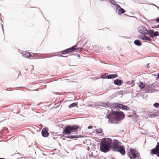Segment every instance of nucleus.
Instances as JSON below:
<instances>
[{"label": "nucleus", "mask_w": 159, "mask_h": 159, "mask_svg": "<svg viewBox=\"0 0 159 159\" xmlns=\"http://www.w3.org/2000/svg\"><path fill=\"white\" fill-rule=\"evenodd\" d=\"M70 49L71 52L73 51L76 50V52L81 51L82 49V48L78 47L77 46V45L76 44L72 46L71 48H70Z\"/></svg>", "instance_id": "obj_9"}, {"label": "nucleus", "mask_w": 159, "mask_h": 159, "mask_svg": "<svg viewBox=\"0 0 159 159\" xmlns=\"http://www.w3.org/2000/svg\"><path fill=\"white\" fill-rule=\"evenodd\" d=\"M42 134L43 137H45L48 135L49 133L46 129L43 128L42 131Z\"/></svg>", "instance_id": "obj_13"}, {"label": "nucleus", "mask_w": 159, "mask_h": 159, "mask_svg": "<svg viewBox=\"0 0 159 159\" xmlns=\"http://www.w3.org/2000/svg\"><path fill=\"white\" fill-rule=\"evenodd\" d=\"M60 56L61 57H67V56H62V55H60Z\"/></svg>", "instance_id": "obj_31"}, {"label": "nucleus", "mask_w": 159, "mask_h": 159, "mask_svg": "<svg viewBox=\"0 0 159 159\" xmlns=\"http://www.w3.org/2000/svg\"><path fill=\"white\" fill-rule=\"evenodd\" d=\"M70 52H71V51H70V48H69L66 50L61 51V53L62 54H64L68 53Z\"/></svg>", "instance_id": "obj_17"}, {"label": "nucleus", "mask_w": 159, "mask_h": 159, "mask_svg": "<svg viewBox=\"0 0 159 159\" xmlns=\"http://www.w3.org/2000/svg\"><path fill=\"white\" fill-rule=\"evenodd\" d=\"M120 143L116 140H114L113 142V147L114 148L117 149L121 145H120Z\"/></svg>", "instance_id": "obj_11"}, {"label": "nucleus", "mask_w": 159, "mask_h": 159, "mask_svg": "<svg viewBox=\"0 0 159 159\" xmlns=\"http://www.w3.org/2000/svg\"><path fill=\"white\" fill-rule=\"evenodd\" d=\"M80 137L79 136H75V135H72V136H68L67 138H70L71 139H73L75 138H78Z\"/></svg>", "instance_id": "obj_22"}, {"label": "nucleus", "mask_w": 159, "mask_h": 159, "mask_svg": "<svg viewBox=\"0 0 159 159\" xmlns=\"http://www.w3.org/2000/svg\"><path fill=\"white\" fill-rule=\"evenodd\" d=\"M150 153L151 155L156 154L159 157V142L157 143L155 148H153L150 151Z\"/></svg>", "instance_id": "obj_5"}, {"label": "nucleus", "mask_w": 159, "mask_h": 159, "mask_svg": "<svg viewBox=\"0 0 159 159\" xmlns=\"http://www.w3.org/2000/svg\"><path fill=\"white\" fill-rule=\"evenodd\" d=\"M157 77L159 79V74H157Z\"/></svg>", "instance_id": "obj_32"}, {"label": "nucleus", "mask_w": 159, "mask_h": 159, "mask_svg": "<svg viewBox=\"0 0 159 159\" xmlns=\"http://www.w3.org/2000/svg\"><path fill=\"white\" fill-rule=\"evenodd\" d=\"M111 140L105 139L100 143V149L101 151L104 152L109 151L111 147Z\"/></svg>", "instance_id": "obj_1"}, {"label": "nucleus", "mask_w": 159, "mask_h": 159, "mask_svg": "<svg viewBox=\"0 0 159 159\" xmlns=\"http://www.w3.org/2000/svg\"><path fill=\"white\" fill-rule=\"evenodd\" d=\"M112 113L113 114L114 120L117 121H120L124 119L125 115L122 111H112Z\"/></svg>", "instance_id": "obj_4"}, {"label": "nucleus", "mask_w": 159, "mask_h": 159, "mask_svg": "<svg viewBox=\"0 0 159 159\" xmlns=\"http://www.w3.org/2000/svg\"><path fill=\"white\" fill-rule=\"evenodd\" d=\"M157 22L159 23V17H157L154 20Z\"/></svg>", "instance_id": "obj_27"}, {"label": "nucleus", "mask_w": 159, "mask_h": 159, "mask_svg": "<svg viewBox=\"0 0 159 159\" xmlns=\"http://www.w3.org/2000/svg\"><path fill=\"white\" fill-rule=\"evenodd\" d=\"M157 28L159 27V25L157 26Z\"/></svg>", "instance_id": "obj_33"}, {"label": "nucleus", "mask_w": 159, "mask_h": 159, "mask_svg": "<svg viewBox=\"0 0 159 159\" xmlns=\"http://www.w3.org/2000/svg\"><path fill=\"white\" fill-rule=\"evenodd\" d=\"M125 12V10L122 8L119 9L118 11V13L119 15H121Z\"/></svg>", "instance_id": "obj_18"}, {"label": "nucleus", "mask_w": 159, "mask_h": 159, "mask_svg": "<svg viewBox=\"0 0 159 159\" xmlns=\"http://www.w3.org/2000/svg\"><path fill=\"white\" fill-rule=\"evenodd\" d=\"M107 116V118L109 119V120H111V115H108Z\"/></svg>", "instance_id": "obj_28"}, {"label": "nucleus", "mask_w": 159, "mask_h": 159, "mask_svg": "<svg viewBox=\"0 0 159 159\" xmlns=\"http://www.w3.org/2000/svg\"><path fill=\"white\" fill-rule=\"evenodd\" d=\"M139 32L144 35L147 34L148 33V31L146 28L143 26H140L138 28Z\"/></svg>", "instance_id": "obj_7"}, {"label": "nucleus", "mask_w": 159, "mask_h": 159, "mask_svg": "<svg viewBox=\"0 0 159 159\" xmlns=\"http://www.w3.org/2000/svg\"><path fill=\"white\" fill-rule=\"evenodd\" d=\"M95 131L97 132L98 133H101L102 132V130L101 129H96L95 130Z\"/></svg>", "instance_id": "obj_24"}, {"label": "nucleus", "mask_w": 159, "mask_h": 159, "mask_svg": "<svg viewBox=\"0 0 159 159\" xmlns=\"http://www.w3.org/2000/svg\"><path fill=\"white\" fill-rule=\"evenodd\" d=\"M92 128H93V126H92V125H90V126H89L88 127V128L89 129H90Z\"/></svg>", "instance_id": "obj_29"}, {"label": "nucleus", "mask_w": 159, "mask_h": 159, "mask_svg": "<svg viewBox=\"0 0 159 159\" xmlns=\"http://www.w3.org/2000/svg\"><path fill=\"white\" fill-rule=\"evenodd\" d=\"M106 74H105L102 75L101 77L102 78H107L109 79H113L116 78L118 76L117 74H110L107 75L106 77Z\"/></svg>", "instance_id": "obj_8"}, {"label": "nucleus", "mask_w": 159, "mask_h": 159, "mask_svg": "<svg viewBox=\"0 0 159 159\" xmlns=\"http://www.w3.org/2000/svg\"><path fill=\"white\" fill-rule=\"evenodd\" d=\"M117 150L119 151L122 155L125 154V148L123 147L120 146L116 149Z\"/></svg>", "instance_id": "obj_12"}, {"label": "nucleus", "mask_w": 159, "mask_h": 159, "mask_svg": "<svg viewBox=\"0 0 159 159\" xmlns=\"http://www.w3.org/2000/svg\"><path fill=\"white\" fill-rule=\"evenodd\" d=\"M70 52H71V51H70V48H69L66 50L61 51V53L62 54H64L68 53Z\"/></svg>", "instance_id": "obj_16"}, {"label": "nucleus", "mask_w": 159, "mask_h": 159, "mask_svg": "<svg viewBox=\"0 0 159 159\" xmlns=\"http://www.w3.org/2000/svg\"><path fill=\"white\" fill-rule=\"evenodd\" d=\"M134 43L136 45H138V46H140L141 45V43L140 42V41L139 40H135L134 42Z\"/></svg>", "instance_id": "obj_19"}, {"label": "nucleus", "mask_w": 159, "mask_h": 159, "mask_svg": "<svg viewBox=\"0 0 159 159\" xmlns=\"http://www.w3.org/2000/svg\"><path fill=\"white\" fill-rule=\"evenodd\" d=\"M123 81L119 79H117L115 80L114 83V84L116 85L120 86L123 83Z\"/></svg>", "instance_id": "obj_15"}, {"label": "nucleus", "mask_w": 159, "mask_h": 159, "mask_svg": "<svg viewBox=\"0 0 159 159\" xmlns=\"http://www.w3.org/2000/svg\"><path fill=\"white\" fill-rule=\"evenodd\" d=\"M139 38L140 39H143V40H147L148 41H151V39L150 38H149L145 35H144L143 36L142 35L141 36H139Z\"/></svg>", "instance_id": "obj_14"}, {"label": "nucleus", "mask_w": 159, "mask_h": 159, "mask_svg": "<svg viewBox=\"0 0 159 159\" xmlns=\"http://www.w3.org/2000/svg\"><path fill=\"white\" fill-rule=\"evenodd\" d=\"M156 116V115L155 114H153L150 115L149 116V117H154L155 116Z\"/></svg>", "instance_id": "obj_26"}, {"label": "nucleus", "mask_w": 159, "mask_h": 159, "mask_svg": "<svg viewBox=\"0 0 159 159\" xmlns=\"http://www.w3.org/2000/svg\"><path fill=\"white\" fill-rule=\"evenodd\" d=\"M153 106L157 108L159 107V104L158 103H155L154 104Z\"/></svg>", "instance_id": "obj_25"}, {"label": "nucleus", "mask_w": 159, "mask_h": 159, "mask_svg": "<svg viewBox=\"0 0 159 159\" xmlns=\"http://www.w3.org/2000/svg\"><path fill=\"white\" fill-rule=\"evenodd\" d=\"M77 105L76 103H74L71 104L69 106V107L70 108L72 107H75Z\"/></svg>", "instance_id": "obj_23"}, {"label": "nucleus", "mask_w": 159, "mask_h": 159, "mask_svg": "<svg viewBox=\"0 0 159 159\" xmlns=\"http://www.w3.org/2000/svg\"><path fill=\"white\" fill-rule=\"evenodd\" d=\"M24 56L26 57H29L31 56V55L28 52H25L24 54Z\"/></svg>", "instance_id": "obj_20"}, {"label": "nucleus", "mask_w": 159, "mask_h": 159, "mask_svg": "<svg viewBox=\"0 0 159 159\" xmlns=\"http://www.w3.org/2000/svg\"><path fill=\"white\" fill-rule=\"evenodd\" d=\"M148 34L152 37H153L154 36H157L159 34V33L157 31L154 32L153 30H149Z\"/></svg>", "instance_id": "obj_10"}, {"label": "nucleus", "mask_w": 159, "mask_h": 159, "mask_svg": "<svg viewBox=\"0 0 159 159\" xmlns=\"http://www.w3.org/2000/svg\"><path fill=\"white\" fill-rule=\"evenodd\" d=\"M139 87L141 89H143L145 87V84L141 82L140 83Z\"/></svg>", "instance_id": "obj_21"}, {"label": "nucleus", "mask_w": 159, "mask_h": 159, "mask_svg": "<svg viewBox=\"0 0 159 159\" xmlns=\"http://www.w3.org/2000/svg\"><path fill=\"white\" fill-rule=\"evenodd\" d=\"M0 159H4V158H0Z\"/></svg>", "instance_id": "obj_34"}, {"label": "nucleus", "mask_w": 159, "mask_h": 159, "mask_svg": "<svg viewBox=\"0 0 159 159\" xmlns=\"http://www.w3.org/2000/svg\"><path fill=\"white\" fill-rule=\"evenodd\" d=\"M113 106L115 108L121 109L122 110H125L126 111L129 110V108L127 106H124L123 105L119 103H115L114 105Z\"/></svg>", "instance_id": "obj_6"}, {"label": "nucleus", "mask_w": 159, "mask_h": 159, "mask_svg": "<svg viewBox=\"0 0 159 159\" xmlns=\"http://www.w3.org/2000/svg\"><path fill=\"white\" fill-rule=\"evenodd\" d=\"M116 6H117V9H118V8H120V6L119 5H116Z\"/></svg>", "instance_id": "obj_30"}, {"label": "nucleus", "mask_w": 159, "mask_h": 159, "mask_svg": "<svg viewBox=\"0 0 159 159\" xmlns=\"http://www.w3.org/2000/svg\"><path fill=\"white\" fill-rule=\"evenodd\" d=\"M127 155L130 159H135L140 157V155L138 150L135 149L130 148Z\"/></svg>", "instance_id": "obj_3"}, {"label": "nucleus", "mask_w": 159, "mask_h": 159, "mask_svg": "<svg viewBox=\"0 0 159 159\" xmlns=\"http://www.w3.org/2000/svg\"><path fill=\"white\" fill-rule=\"evenodd\" d=\"M79 128V126L77 125H69L65 128V129L63 131L62 133L65 135L70 134L71 132H77V130Z\"/></svg>", "instance_id": "obj_2"}]
</instances>
